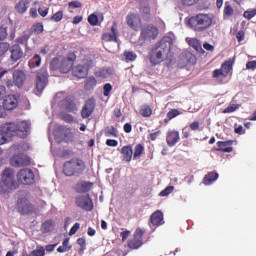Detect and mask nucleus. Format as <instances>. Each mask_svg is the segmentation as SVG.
Segmentation results:
<instances>
[{"mask_svg":"<svg viewBox=\"0 0 256 256\" xmlns=\"http://www.w3.org/2000/svg\"><path fill=\"white\" fill-rule=\"evenodd\" d=\"M94 110H95V101L90 99L85 103L84 107L82 108V112H81L82 118L87 119L91 117V115H93Z\"/></svg>","mask_w":256,"mask_h":256,"instance_id":"nucleus-20","label":"nucleus"},{"mask_svg":"<svg viewBox=\"0 0 256 256\" xmlns=\"http://www.w3.org/2000/svg\"><path fill=\"white\" fill-rule=\"evenodd\" d=\"M29 67L35 69V67H41V56L34 55L33 58L29 61Z\"/></svg>","mask_w":256,"mask_h":256,"instance_id":"nucleus-32","label":"nucleus"},{"mask_svg":"<svg viewBox=\"0 0 256 256\" xmlns=\"http://www.w3.org/2000/svg\"><path fill=\"white\" fill-rule=\"evenodd\" d=\"M29 37L30 36L28 34H24L19 38H17L16 42L20 43V45H27V41H29Z\"/></svg>","mask_w":256,"mask_h":256,"instance_id":"nucleus-46","label":"nucleus"},{"mask_svg":"<svg viewBox=\"0 0 256 256\" xmlns=\"http://www.w3.org/2000/svg\"><path fill=\"white\" fill-rule=\"evenodd\" d=\"M38 13H39V15H41V17H47V15L49 13V8H46L44 10H43V8H39Z\"/></svg>","mask_w":256,"mask_h":256,"instance_id":"nucleus-60","label":"nucleus"},{"mask_svg":"<svg viewBox=\"0 0 256 256\" xmlns=\"http://www.w3.org/2000/svg\"><path fill=\"white\" fill-rule=\"evenodd\" d=\"M62 61H63V57L54 58L50 63V69H52V71H57V69L61 71Z\"/></svg>","mask_w":256,"mask_h":256,"instance_id":"nucleus-31","label":"nucleus"},{"mask_svg":"<svg viewBox=\"0 0 256 256\" xmlns=\"http://www.w3.org/2000/svg\"><path fill=\"white\" fill-rule=\"evenodd\" d=\"M66 109L70 113H75V111H78L77 106L74 103H70L68 106H66Z\"/></svg>","mask_w":256,"mask_h":256,"instance_id":"nucleus-55","label":"nucleus"},{"mask_svg":"<svg viewBox=\"0 0 256 256\" xmlns=\"http://www.w3.org/2000/svg\"><path fill=\"white\" fill-rule=\"evenodd\" d=\"M7 39V28L0 27V41Z\"/></svg>","mask_w":256,"mask_h":256,"instance_id":"nucleus-51","label":"nucleus"},{"mask_svg":"<svg viewBox=\"0 0 256 256\" xmlns=\"http://www.w3.org/2000/svg\"><path fill=\"white\" fill-rule=\"evenodd\" d=\"M179 131L169 130L166 135V143L169 147H175L180 141Z\"/></svg>","mask_w":256,"mask_h":256,"instance_id":"nucleus-19","label":"nucleus"},{"mask_svg":"<svg viewBox=\"0 0 256 256\" xmlns=\"http://www.w3.org/2000/svg\"><path fill=\"white\" fill-rule=\"evenodd\" d=\"M246 69L255 70V69H256V61L253 60V61L247 62V64H246Z\"/></svg>","mask_w":256,"mask_h":256,"instance_id":"nucleus-59","label":"nucleus"},{"mask_svg":"<svg viewBox=\"0 0 256 256\" xmlns=\"http://www.w3.org/2000/svg\"><path fill=\"white\" fill-rule=\"evenodd\" d=\"M16 209L20 215H29V213L33 211L34 207L31 202H29L25 192H20V197L16 202Z\"/></svg>","mask_w":256,"mask_h":256,"instance_id":"nucleus-8","label":"nucleus"},{"mask_svg":"<svg viewBox=\"0 0 256 256\" xmlns=\"http://www.w3.org/2000/svg\"><path fill=\"white\" fill-rule=\"evenodd\" d=\"M143 151H145V148L143 147V145L141 144L136 145L135 152H134V159H139V157L143 155Z\"/></svg>","mask_w":256,"mask_h":256,"instance_id":"nucleus-36","label":"nucleus"},{"mask_svg":"<svg viewBox=\"0 0 256 256\" xmlns=\"http://www.w3.org/2000/svg\"><path fill=\"white\" fill-rule=\"evenodd\" d=\"M85 171V162L79 159H72L64 164L63 173L66 177H78Z\"/></svg>","mask_w":256,"mask_h":256,"instance_id":"nucleus-6","label":"nucleus"},{"mask_svg":"<svg viewBox=\"0 0 256 256\" xmlns=\"http://www.w3.org/2000/svg\"><path fill=\"white\" fill-rule=\"evenodd\" d=\"M69 7H73L74 9H79V7H81V2L79 1L69 2Z\"/></svg>","mask_w":256,"mask_h":256,"instance_id":"nucleus-61","label":"nucleus"},{"mask_svg":"<svg viewBox=\"0 0 256 256\" xmlns=\"http://www.w3.org/2000/svg\"><path fill=\"white\" fill-rule=\"evenodd\" d=\"M4 129L5 125H2L0 129V145H5V143H7V139L13 137V134L7 133Z\"/></svg>","mask_w":256,"mask_h":256,"instance_id":"nucleus-28","label":"nucleus"},{"mask_svg":"<svg viewBox=\"0 0 256 256\" xmlns=\"http://www.w3.org/2000/svg\"><path fill=\"white\" fill-rule=\"evenodd\" d=\"M112 90H113V86L110 83L105 84L103 87L104 97H109Z\"/></svg>","mask_w":256,"mask_h":256,"instance_id":"nucleus-43","label":"nucleus"},{"mask_svg":"<svg viewBox=\"0 0 256 256\" xmlns=\"http://www.w3.org/2000/svg\"><path fill=\"white\" fill-rule=\"evenodd\" d=\"M233 13H234L233 7H231V5L226 3L224 7V15H226V17H231Z\"/></svg>","mask_w":256,"mask_h":256,"instance_id":"nucleus-44","label":"nucleus"},{"mask_svg":"<svg viewBox=\"0 0 256 256\" xmlns=\"http://www.w3.org/2000/svg\"><path fill=\"white\" fill-rule=\"evenodd\" d=\"M17 189V181L15 180V172L6 168L1 175L0 180V195H7Z\"/></svg>","mask_w":256,"mask_h":256,"instance_id":"nucleus-2","label":"nucleus"},{"mask_svg":"<svg viewBox=\"0 0 256 256\" xmlns=\"http://www.w3.org/2000/svg\"><path fill=\"white\" fill-rule=\"evenodd\" d=\"M127 25L134 31L141 29V18L137 14H129L127 16Z\"/></svg>","mask_w":256,"mask_h":256,"instance_id":"nucleus-17","label":"nucleus"},{"mask_svg":"<svg viewBox=\"0 0 256 256\" xmlns=\"http://www.w3.org/2000/svg\"><path fill=\"white\" fill-rule=\"evenodd\" d=\"M48 77L49 74L47 73V68H42L38 73H37V78H36V95H41L43 93V89L47 87L48 83Z\"/></svg>","mask_w":256,"mask_h":256,"instance_id":"nucleus-10","label":"nucleus"},{"mask_svg":"<svg viewBox=\"0 0 256 256\" xmlns=\"http://www.w3.org/2000/svg\"><path fill=\"white\" fill-rule=\"evenodd\" d=\"M43 229L46 232L53 231L55 224L53 223V220H48L45 223H43Z\"/></svg>","mask_w":256,"mask_h":256,"instance_id":"nucleus-37","label":"nucleus"},{"mask_svg":"<svg viewBox=\"0 0 256 256\" xmlns=\"http://www.w3.org/2000/svg\"><path fill=\"white\" fill-rule=\"evenodd\" d=\"M181 115V112L177 109H172L167 113L168 119H175V117Z\"/></svg>","mask_w":256,"mask_h":256,"instance_id":"nucleus-47","label":"nucleus"},{"mask_svg":"<svg viewBox=\"0 0 256 256\" xmlns=\"http://www.w3.org/2000/svg\"><path fill=\"white\" fill-rule=\"evenodd\" d=\"M174 189H175V187L168 186L164 190H162L159 195H160V197H167L168 195H171V193H173Z\"/></svg>","mask_w":256,"mask_h":256,"instance_id":"nucleus-40","label":"nucleus"},{"mask_svg":"<svg viewBox=\"0 0 256 256\" xmlns=\"http://www.w3.org/2000/svg\"><path fill=\"white\" fill-rule=\"evenodd\" d=\"M199 0H182L183 5H195Z\"/></svg>","mask_w":256,"mask_h":256,"instance_id":"nucleus-63","label":"nucleus"},{"mask_svg":"<svg viewBox=\"0 0 256 256\" xmlns=\"http://www.w3.org/2000/svg\"><path fill=\"white\" fill-rule=\"evenodd\" d=\"M93 189V183L91 182H80L76 185V191L78 193H87V191H91Z\"/></svg>","mask_w":256,"mask_h":256,"instance_id":"nucleus-24","label":"nucleus"},{"mask_svg":"<svg viewBox=\"0 0 256 256\" xmlns=\"http://www.w3.org/2000/svg\"><path fill=\"white\" fill-rule=\"evenodd\" d=\"M7 95V90L5 89V86L0 85V101L1 99H4Z\"/></svg>","mask_w":256,"mask_h":256,"instance_id":"nucleus-58","label":"nucleus"},{"mask_svg":"<svg viewBox=\"0 0 256 256\" xmlns=\"http://www.w3.org/2000/svg\"><path fill=\"white\" fill-rule=\"evenodd\" d=\"M187 41H188V45H190V47H193L195 51H203V48L201 47V42L198 39L187 38Z\"/></svg>","mask_w":256,"mask_h":256,"instance_id":"nucleus-30","label":"nucleus"},{"mask_svg":"<svg viewBox=\"0 0 256 256\" xmlns=\"http://www.w3.org/2000/svg\"><path fill=\"white\" fill-rule=\"evenodd\" d=\"M217 145L219 147L218 151H223V149H225V147H227V145H233V141L232 140H228V141H219L217 142Z\"/></svg>","mask_w":256,"mask_h":256,"instance_id":"nucleus-42","label":"nucleus"},{"mask_svg":"<svg viewBox=\"0 0 256 256\" xmlns=\"http://www.w3.org/2000/svg\"><path fill=\"white\" fill-rule=\"evenodd\" d=\"M17 105H19V101L15 95H8L3 101V108L7 111H13V109H17Z\"/></svg>","mask_w":256,"mask_h":256,"instance_id":"nucleus-18","label":"nucleus"},{"mask_svg":"<svg viewBox=\"0 0 256 256\" xmlns=\"http://www.w3.org/2000/svg\"><path fill=\"white\" fill-rule=\"evenodd\" d=\"M124 57L126 63H129V61H135V59H137V54H135V52L125 51Z\"/></svg>","mask_w":256,"mask_h":256,"instance_id":"nucleus-34","label":"nucleus"},{"mask_svg":"<svg viewBox=\"0 0 256 256\" xmlns=\"http://www.w3.org/2000/svg\"><path fill=\"white\" fill-rule=\"evenodd\" d=\"M9 49H11V45L9 43L0 42V57H3Z\"/></svg>","mask_w":256,"mask_h":256,"instance_id":"nucleus-33","label":"nucleus"},{"mask_svg":"<svg viewBox=\"0 0 256 256\" xmlns=\"http://www.w3.org/2000/svg\"><path fill=\"white\" fill-rule=\"evenodd\" d=\"M106 145L108 147H117L119 145V142L117 140H113V139H108L106 141Z\"/></svg>","mask_w":256,"mask_h":256,"instance_id":"nucleus-53","label":"nucleus"},{"mask_svg":"<svg viewBox=\"0 0 256 256\" xmlns=\"http://www.w3.org/2000/svg\"><path fill=\"white\" fill-rule=\"evenodd\" d=\"M151 225L154 227H159V225H163L165 223L163 221V212L157 210L150 217Z\"/></svg>","mask_w":256,"mask_h":256,"instance_id":"nucleus-22","label":"nucleus"},{"mask_svg":"<svg viewBox=\"0 0 256 256\" xmlns=\"http://www.w3.org/2000/svg\"><path fill=\"white\" fill-rule=\"evenodd\" d=\"M29 9V0H21L16 4L18 13H25Z\"/></svg>","mask_w":256,"mask_h":256,"instance_id":"nucleus-29","label":"nucleus"},{"mask_svg":"<svg viewBox=\"0 0 256 256\" xmlns=\"http://www.w3.org/2000/svg\"><path fill=\"white\" fill-rule=\"evenodd\" d=\"M173 43H175V35L173 34L163 37L161 41L156 43L149 56L150 63L152 65L163 63L169 57Z\"/></svg>","mask_w":256,"mask_h":256,"instance_id":"nucleus-1","label":"nucleus"},{"mask_svg":"<svg viewBox=\"0 0 256 256\" xmlns=\"http://www.w3.org/2000/svg\"><path fill=\"white\" fill-rule=\"evenodd\" d=\"M61 19H63V11H58L51 17V21H55V23H59Z\"/></svg>","mask_w":256,"mask_h":256,"instance_id":"nucleus-45","label":"nucleus"},{"mask_svg":"<svg viewBox=\"0 0 256 256\" xmlns=\"http://www.w3.org/2000/svg\"><path fill=\"white\" fill-rule=\"evenodd\" d=\"M143 231L141 228H137L134 233V238L129 241L128 247L130 249H139L143 245Z\"/></svg>","mask_w":256,"mask_h":256,"instance_id":"nucleus-16","label":"nucleus"},{"mask_svg":"<svg viewBox=\"0 0 256 256\" xmlns=\"http://www.w3.org/2000/svg\"><path fill=\"white\" fill-rule=\"evenodd\" d=\"M64 121H66V123H73L74 119L73 116L69 115V114H65L63 116Z\"/></svg>","mask_w":256,"mask_h":256,"instance_id":"nucleus-62","label":"nucleus"},{"mask_svg":"<svg viewBox=\"0 0 256 256\" xmlns=\"http://www.w3.org/2000/svg\"><path fill=\"white\" fill-rule=\"evenodd\" d=\"M10 59L14 62L19 61L23 57V49L19 45H13L10 47Z\"/></svg>","mask_w":256,"mask_h":256,"instance_id":"nucleus-21","label":"nucleus"},{"mask_svg":"<svg viewBox=\"0 0 256 256\" xmlns=\"http://www.w3.org/2000/svg\"><path fill=\"white\" fill-rule=\"evenodd\" d=\"M88 23H90V25H97V23H99V18L97 17V15L92 14L88 17Z\"/></svg>","mask_w":256,"mask_h":256,"instance_id":"nucleus-49","label":"nucleus"},{"mask_svg":"<svg viewBox=\"0 0 256 256\" xmlns=\"http://www.w3.org/2000/svg\"><path fill=\"white\" fill-rule=\"evenodd\" d=\"M8 77H11V71L4 70L0 73V81H3L7 87H13L14 85L18 87H23V83H25V72L21 70H15L13 72V81H11Z\"/></svg>","mask_w":256,"mask_h":256,"instance_id":"nucleus-5","label":"nucleus"},{"mask_svg":"<svg viewBox=\"0 0 256 256\" xmlns=\"http://www.w3.org/2000/svg\"><path fill=\"white\" fill-rule=\"evenodd\" d=\"M255 15H256V8L244 12V17H245V19H248V20L253 19V17H255Z\"/></svg>","mask_w":256,"mask_h":256,"instance_id":"nucleus-48","label":"nucleus"},{"mask_svg":"<svg viewBox=\"0 0 256 256\" xmlns=\"http://www.w3.org/2000/svg\"><path fill=\"white\" fill-rule=\"evenodd\" d=\"M239 107H241V105L231 104L223 110V113H235V111H237V109H239Z\"/></svg>","mask_w":256,"mask_h":256,"instance_id":"nucleus-39","label":"nucleus"},{"mask_svg":"<svg viewBox=\"0 0 256 256\" xmlns=\"http://www.w3.org/2000/svg\"><path fill=\"white\" fill-rule=\"evenodd\" d=\"M105 136L106 137H116L117 136V132H116V130L113 127H111V128H108L105 131Z\"/></svg>","mask_w":256,"mask_h":256,"instance_id":"nucleus-50","label":"nucleus"},{"mask_svg":"<svg viewBox=\"0 0 256 256\" xmlns=\"http://www.w3.org/2000/svg\"><path fill=\"white\" fill-rule=\"evenodd\" d=\"M27 149H29L27 144H15L10 148L12 153H19L11 158V165H13V167H27V165L31 163L29 157L23 154V152L27 151Z\"/></svg>","mask_w":256,"mask_h":256,"instance_id":"nucleus-3","label":"nucleus"},{"mask_svg":"<svg viewBox=\"0 0 256 256\" xmlns=\"http://www.w3.org/2000/svg\"><path fill=\"white\" fill-rule=\"evenodd\" d=\"M217 179H219V174L217 172H210L204 177L203 181L205 185H211Z\"/></svg>","mask_w":256,"mask_h":256,"instance_id":"nucleus-27","label":"nucleus"},{"mask_svg":"<svg viewBox=\"0 0 256 256\" xmlns=\"http://www.w3.org/2000/svg\"><path fill=\"white\" fill-rule=\"evenodd\" d=\"M233 63V59H229L226 62H224L221 66V69H216L213 71V77H227L231 72V69H233Z\"/></svg>","mask_w":256,"mask_h":256,"instance_id":"nucleus-13","label":"nucleus"},{"mask_svg":"<svg viewBox=\"0 0 256 256\" xmlns=\"http://www.w3.org/2000/svg\"><path fill=\"white\" fill-rule=\"evenodd\" d=\"M22 256H45V247L38 245L36 249H34L31 253H27V251H24L22 253Z\"/></svg>","mask_w":256,"mask_h":256,"instance_id":"nucleus-26","label":"nucleus"},{"mask_svg":"<svg viewBox=\"0 0 256 256\" xmlns=\"http://www.w3.org/2000/svg\"><path fill=\"white\" fill-rule=\"evenodd\" d=\"M34 33H37V35H39L40 33H43V25L41 24L34 25Z\"/></svg>","mask_w":256,"mask_h":256,"instance_id":"nucleus-56","label":"nucleus"},{"mask_svg":"<svg viewBox=\"0 0 256 256\" xmlns=\"http://www.w3.org/2000/svg\"><path fill=\"white\" fill-rule=\"evenodd\" d=\"M188 25L194 31L200 33L201 31H205V29H209V27L213 25V17L209 14H198L196 16H192L188 20Z\"/></svg>","mask_w":256,"mask_h":256,"instance_id":"nucleus-4","label":"nucleus"},{"mask_svg":"<svg viewBox=\"0 0 256 256\" xmlns=\"http://www.w3.org/2000/svg\"><path fill=\"white\" fill-rule=\"evenodd\" d=\"M75 59H77V57L73 53L68 54L66 58H62L60 72L69 73L73 67V63H75Z\"/></svg>","mask_w":256,"mask_h":256,"instance_id":"nucleus-15","label":"nucleus"},{"mask_svg":"<svg viewBox=\"0 0 256 256\" xmlns=\"http://www.w3.org/2000/svg\"><path fill=\"white\" fill-rule=\"evenodd\" d=\"M81 227V224L79 223H75L72 228L70 229L69 235H75V233H77V231H79Z\"/></svg>","mask_w":256,"mask_h":256,"instance_id":"nucleus-52","label":"nucleus"},{"mask_svg":"<svg viewBox=\"0 0 256 256\" xmlns=\"http://www.w3.org/2000/svg\"><path fill=\"white\" fill-rule=\"evenodd\" d=\"M159 29L154 25L144 26L141 30L140 41H153L157 39Z\"/></svg>","mask_w":256,"mask_h":256,"instance_id":"nucleus-11","label":"nucleus"},{"mask_svg":"<svg viewBox=\"0 0 256 256\" xmlns=\"http://www.w3.org/2000/svg\"><path fill=\"white\" fill-rule=\"evenodd\" d=\"M96 85H97V80L95 79V77H89L86 80V84H85L86 89H93L94 87H96Z\"/></svg>","mask_w":256,"mask_h":256,"instance_id":"nucleus-35","label":"nucleus"},{"mask_svg":"<svg viewBox=\"0 0 256 256\" xmlns=\"http://www.w3.org/2000/svg\"><path fill=\"white\" fill-rule=\"evenodd\" d=\"M190 129L192 131H197V129H199V122L198 121H195L193 122L192 124H190Z\"/></svg>","mask_w":256,"mask_h":256,"instance_id":"nucleus-64","label":"nucleus"},{"mask_svg":"<svg viewBox=\"0 0 256 256\" xmlns=\"http://www.w3.org/2000/svg\"><path fill=\"white\" fill-rule=\"evenodd\" d=\"M97 77H100V79H107V77H109V75H111V71L110 70H100L98 72H96Z\"/></svg>","mask_w":256,"mask_h":256,"instance_id":"nucleus-41","label":"nucleus"},{"mask_svg":"<svg viewBox=\"0 0 256 256\" xmlns=\"http://www.w3.org/2000/svg\"><path fill=\"white\" fill-rule=\"evenodd\" d=\"M93 66V61L86 59L72 69L74 77L85 79L89 75V68Z\"/></svg>","mask_w":256,"mask_h":256,"instance_id":"nucleus-9","label":"nucleus"},{"mask_svg":"<svg viewBox=\"0 0 256 256\" xmlns=\"http://www.w3.org/2000/svg\"><path fill=\"white\" fill-rule=\"evenodd\" d=\"M112 33H105L102 36L103 41H115L117 43V26L113 25L111 28Z\"/></svg>","mask_w":256,"mask_h":256,"instance_id":"nucleus-23","label":"nucleus"},{"mask_svg":"<svg viewBox=\"0 0 256 256\" xmlns=\"http://www.w3.org/2000/svg\"><path fill=\"white\" fill-rule=\"evenodd\" d=\"M76 205L80 209H84V211H93V201H91L87 194L78 196L76 198Z\"/></svg>","mask_w":256,"mask_h":256,"instance_id":"nucleus-14","label":"nucleus"},{"mask_svg":"<svg viewBox=\"0 0 256 256\" xmlns=\"http://www.w3.org/2000/svg\"><path fill=\"white\" fill-rule=\"evenodd\" d=\"M140 113L141 115H143V117H151V113H152L151 107L142 106L140 109Z\"/></svg>","mask_w":256,"mask_h":256,"instance_id":"nucleus-38","label":"nucleus"},{"mask_svg":"<svg viewBox=\"0 0 256 256\" xmlns=\"http://www.w3.org/2000/svg\"><path fill=\"white\" fill-rule=\"evenodd\" d=\"M17 180L22 185H31L35 181V175L31 169L25 168L17 173Z\"/></svg>","mask_w":256,"mask_h":256,"instance_id":"nucleus-12","label":"nucleus"},{"mask_svg":"<svg viewBox=\"0 0 256 256\" xmlns=\"http://www.w3.org/2000/svg\"><path fill=\"white\" fill-rule=\"evenodd\" d=\"M129 235H131V231L126 230L124 232H121L120 237H122V241H127Z\"/></svg>","mask_w":256,"mask_h":256,"instance_id":"nucleus-57","label":"nucleus"},{"mask_svg":"<svg viewBox=\"0 0 256 256\" xmlns=\"http://www.w3.org/2000/svg\"><path fill=\"white\" fill-rule=\"evenodd\" d=\"M29 129H31V123L27 121L4 124V131L12 136L19 135L20 137H26Z\"/></svg>","mask_w":256,"mask_h":256,"instance_id":"nucleus-7","label":"nucleus"},{"mask_svg":"<svg viewBox=\"0 0 256 256\" xmlns=\"http://www.w3.org/2000/svg\"><path fill=\"white\" fill-rule=\"evenodd\" d=\"M159 135H161V131L158 130L154 133L149 134L148 139H151V141H156Z\"/></svg>","mask_w":256,"mask_h":256,"instance_id":"nucleus-54","label":"nucleus"},{"mask_svg":"<svg viewBox=\"0 0 256 256\" xmlns=\"http://www.w3.org/2000/svg\"><path fill=\"white\" fill-rule=\"evenodd\" d=\"M123 161L129 163L133 159V148L131 146H124L121 150Z\"/></svg>","mask_w":256,"mask_h":256,"instance_id":"nucleus-25","label":"nucleus"}]
</instances>
